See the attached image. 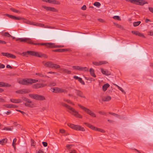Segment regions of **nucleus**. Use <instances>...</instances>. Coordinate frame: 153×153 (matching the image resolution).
Segmentation results:
<instances>
[{
  "mask_svg": "<svg viewBox=\"0 0 153 153\" xmlns=\"http://www.w3.org/2000/svg\"><path fill=\"white\" fill-rule=\"evenodd\" d=\"M60 104L62 106L68 109L67 110L68 111L76 117L80 118H82V116L79 114L77 111L70 105L62 102H60Z\"/></svg>",
  "mask_w": 153,
  "mask_h": 153,
  "instance_id": "1",
  "label": "nucleus"
},
{
  "mask_svg": "<svg viewBox=\"0 0 153 153\" xmlns=\"http://www.w3.org/2000/svg\"><path fill=\"white\" fill-rule=\"evenodd\" d=\"M22 54L24 55H30L40 57H44L47 58L48 57L46 55L44 54L32 51H27V52H23Z\"/></svg>",
  "mask_w": 153,
  "mask_h": 153,
  "instance_id": "2",
  "label": "nucleus"
},
{
  "mask_svg": "<svg viewBox=\"0 0 153 153\" xmlns=\"http://www.w3.org/2000/svg\"><path fill=\"white\" fill-rule=\"evenodd\" d=\"M37 82L38 80L35 79H24L19 81L18 82L20 84L27 85Z\"/></svg>",
  "mask_w": 153,
  "mask_h": 153,
  "instance_id": "3",
  "label": "nucleus"
},
{
  "mask_svg": "<svg viewBox=\"0 0 153 153\" xmlns=\"http://www.w3.org/2000/svg\"><path fill=\"white\" fill-rule=\"evenodd\" d=\"M16 41H19L21 42H25L27 43L32 44L33 45H44L45 44V43H34L32 42V41L30 39L28 38H18L16 39Z\"/></svg>",
  "mask_w": 153,
  "mask_h": 153,
  "instance_id": "4",
  "label": "nucleus"
},
{
  "mask_svg": "<svg viewBox=\"0 0 153 153\" xmlns=\"http://www.w3.org/2000/svg\"><path fill=\"white\" fill-rule=\"evenodd\" d=\"M68 125L71 128L76 130L82 131H85L84 128L80 125H75L70 123H68Z\"/></svg>",
  "mask_w": 153,
  "mask_h": 153,
  "instance_id": "5",
  "label": "nucleus"
},
{
  "mask_svg": "<svg viewBox=\"0 0 153 153\" xmlns=\"http://www.w3.org/2000/svg\"><path fill=\"white\" fill-rule=\"evenodd\" d=\"M78 106L83 110L85 112L87 113L88 114H89L90 116L93 117H95L96 115L95 114L91 111L89 109L82 106V105L78 104Z\"/></svg>",
  "mask_w": 153,
  "mask_h": 153,
  "instance_id": "6",
  "label": "nucleus"
},
{
  "mask_svg": "<svg viewBox=\"0 0 153 153\" xmlns=\"http://www.w3.org/2000/svg\"><path fill=\"white\" fill-rule=\"evenodd\" d=\"M29 96L30 97L37 100L42 101L45 99V98L43 96L37 94H30Z\"/></svg>",
  "mask_w": 153,
  "mask_h": 153,
  "instance_id": "7",
  "label": "nucleus"
},
{
  "mask_svg": "<svg viewBox=\"0 0 153 153\" xmlns=\"http://www.w3.org/2000/svg\"><path fill=\"white\" fill-rule=\"evenodd\" d=\"M51 91L56 93H68V91L67 90L58 87H54L51 88Z\"/></svg>",
  "mask_w": 153,
  "mask_h": 153,
  "instance_id": "8",
  "label": "nucleus"
},
{
  "mask_svg": "<svg viewBox=\"0 0 153 153\" xmlns=\"http://www.w3.org/2000/svg\"><path fill=\"white\" fill-rule=\"evenodd\" d=\"M42 7L46 10L47 11H50L53 12H58V10L53 7H47L45 5H42Z\"/></svg>",
  "mask_w": 153,
  "mask_h": 153,
  "instance_id": "9",
  "label": "nucleus"
},
{
  "mask_svg": "<svg viewBox=\"0 0 153 153\" xmlns=\"http://www.w3.org/2000/svg\"><path fill=\"white\" fill-rule=\"evenodd\" d=\"M42 64L45 66L53 68L54 63L52 62L43 61Z\"/></svg>",
  "mask_w": 153,
  "mask_h": 153,
  "instance_id": "10",
  "label": "nucleus"
},
{
  "mask_svg": "<svg viewBox=\"0 0 153 153\" xmlns=\"http://www.w3.org/2000/svg\"><path fill=\"white\" fill-rule=\"evenodd\" d=\"M45 44L44 45L47 46L49 47H52L53 48H62L64 46L62 45H55L54 44L52 43H45Z\"/></svg>",
  "mask_w": 153,
  "mask_h": 153,
  "instance_id": "11",
  "label": "nucleus"
},
{
  "mask_svg": "<svg viewBox=\"0 0 153 153\" xmlns=\"http://www.w3.org/2000/svg\"><path fill=\"white\" fill-rule=\"evenodd\" d=\"M45 86L44 84L36 83L33 85L32 88L34 89H38L39 88L43 87Z\"/></svg>",
  "mask_w": 153,
  "mask_h": 153,
  "instance_id": "12",
  "label": "nucleus"
},
{
  "mask_svg": "<svg viewBox=\"0 0 153 153\" xmlns=\"http://www.w3.org/2000/svg\"><path fill=\"white\" fill-rule=\"evenodd\" d=\"M76 93L77 95L82 98H85L82 92L81 91L77 89H75Z\"/></svg>",
  "mask_w": 153,
  "mask_h": 153,
  "instance_id": "13",
  "label": "nucleus"
},
{
  "mask_svg": "<svg viewBox=\"0 0 153 153\" xmlns=\"http://www.w3.org/2000/svg\"><path fill=\"white\" fill-rule=\"evenodd\" d=\"M29 92L28 90L27 89H23L16 91V93L18 94H26Z\"/></svg>",
  "mask_w": 153,
  "mask_h": 153,
  "instance_id": "14",
  "label": "nucleus"
},
{
  "mask_svg": "<svg viewBox=\"0 0 153 153\" xmlns=\"http://www.w3.org/2000/svg\"><path fill=\"white\" fill-rule=\"evenodd\" d=\"M101 71L103 74L106 76L110 75L111 74V73L108 70H104L102 68L101 69Z\"/></svg>",
  "mask_w": 153,
  "mask_h": 153,
  "instance_id": "15",
  "label": "nucleus"
},
{
  "mask_svg": "<svg viewBox=\"0 0 153 153\" xmlns=\"http://www.w3.org/2000/svg\"><path fill=\"white\" fill-rule=\"evenodd\" d=\"M11 85L7 83L2 82H0V87H10Z\"/></svg>",
  "mask_w": 153,
  "mask_h": 153,
  "instance_id": "16",
  "label": "nucleus"
},
{
  "mask_svg": "<svg viewBox=\"0 0 153 153\" xmlns=\"http://www.w3.org/2000/svg\"><path fill=\"white\" fill-rule=\"evenodd\" d=\"M10 101L11 102L14 103H19L22 102V100L19 99H10Z\"/></svg>",
  "mask_w": 153,
  "mask_h": 153,
  "instance_id": "17",
  "label": "nucleus"
},
{
  "mask_svg": "<svg viewBox=\"0 0 153 153\" xmlns=\"http://www.w3.org/2000/svg\"><path fill=\"white\" fill-rule=\"evenodd\" d=\"M48 3L57 5H59L60 4L59 1L56 0H48Z\"/></svg>",
  "mask_w": 153,
  "mask_h": 153,
  "instance_id": "18",
  "label": "nucleus"
},
{
  "mask_svg": "<svg viewBox=\"0 0 153 153\" xmlns=\"http://www.w3.org/2000/svg\"><path fill=\"white\" fill-rule=\"evenodd\" d=\"M84 124L92 129L96 131V128H97V127L93 126L90 124L86 123H84Z\"/></svg>",
  "mask_w": 153,
  "mask_h": 153,
  "instance_id": "19",
  "label": "nucleus"
},
{
  "mask_svg": "<svg viewBox=\"0 0 153 153\" xmlns=\"http://www.w3.org/2000/svg\"><path fill=\"white\" fill-rule=\"evenodd\" d=\"M61 70L64 73L67 74H70L71 73V71L66 69L64 68H61Z\"/></svg>",
  "mask_w": 153,
  "mask_h": 153,
  "instance_id": "20",
  "label": "nucleus"
},
{
  "mask_svg": "<svg viewBox=\"0 0 153 153\" xmlns=\"http://www.w3.org/2000/svg\"><path fill=\"white\" fill-rule=\"evenodd\" d=\"M24 105L25 106L30 107H32L33 105L32 104V102L30 100L27 102L25 103Z\"/></svg>",
  "mask_w": 153,
  "mask_h": 153,
  "instance_id": "21",
  "label": "nucleus"
},
{
  "mask_svg": "<svg viewBox=\"0 0 153 153\" xmlns=\"http://www.w3.org/2000/svg\"><path fill=\"white\" fill-rule=\"evenodd\" d=\"M67 51V49H56L55 50H53V51L55 52H64V51Z\"/></svg>",
  "mask_w": 153,
  "mask_h": 153,
  "instance_id": "22",
  "label": "nucleus"
},
{
  "mask_svg": "<svg viewBox=\"0 0 153 153\" xmlns=\"http://www.w3.org/2000/svg\"><path fill=\"white\" fill-rule=\"evenodd\" d=\"M148 3L147 1L144 0H139L137 4L140 5H143L145 4Z\"/></svg>",
  "mask_w": 153,
  "mask_h": 153,
  "instance_id": "23",
  "label": "nucleus"
},
{
  "mask_svg": "<svg viewBox=\"0 0 153 153\" xmlns=\"http://www.w3.org/2000/svg\"><path fill=\"white\" fill-rule=\"evenodd\" d=\"M131 33L134 34L137 36H138L140 37H144V36L141 33L138 31H132L131 32Z\"/></svg>",
  "mask_w": 153,
  "mask_h": 153,
  "instance_id": "24",
  "label": "nucleus"
},
{
  "mask_svg": "<svg viewBox=\"0 0 153 153\" xmlns=\"http://www.w3.org/2000/svg\"><path fill=\"white\" fill-rule=\"evenodd\" d=\"M111 99V97L110 96H107L102 98V100L103 101H108Z\"/></svg>",
  "mask_w": 153,
  "mask_h": 153,
  "instance_id": "25",
  "label": "nucleus"
},
{
  "mask_svg": "<svg viewBox=\"0 0 153 153\" xmlns=\"http://www.w3.org/2000/svg\"><path fill=\"white\" fill-rule=\"evenodd\" d=\"M89 71L90 72V74L91 76L94 77H96V75L94 73V69L92 68H91L90 69Z\"/></svg>",
  "mask_w": 153,
  "mask_h": 153,
  "instance_id": "26",
  "label": "nucleus"
},
{
  "mask_svg": "<svg viewBox=\"0 0 153 153\" xmlns=\"http://www.w3.org/2000/svg\"><path fill=\"white\" fill-rule=\"evenodd\" d=\"M5 106L8 108H16V107L15 105L10 104H6L5 105Z\"/></svg>",
  "mask_w": 153,
  "mask_h": 153,
  "instance_id": "27",
  "label": "nucleus"
},
{
  "mask_svg": "<svg viewBox=\"0 0 153 153\" xmlns=\"http://www.w3.org/2000/svg\"><path fill=\"white\" fill-rule=\"evenodd\" d=\"M110 86V85L108 83L104 84L102 87V90L103 91H106L107 88Z\"/></svg>",
  "mask_w": 153,
  "mask_h": 153,
  "instance_id": "28",
  "label": "nucleus"
},
{
  "mask_svg": "<svg viewBox=\"0 0 153 153\" xmlns=\"http://www.w3.org/2000/svg\"><path fill=\"white\" fill-rule=\"evenodd\" d=\"M73 69H75L79 71H82V67L79 66H73L72 67Z\"/></svg>",
  "mask_w": 153,
  "mask_h": 153,
  "instance_id": "29",
  "label": "nucleus"
},
{
  "mask_svg": "<svg viewBox=\"0 0 153 153\" xmlns=\"http://www.w3.org/2000/svg\"><path fill=\"white\" fill-rule=\"evenodd\" d=\"M7 140L6 138L2 139L0 141V144L2 145H4L7 143Z\"/></svg>",
  "mask_w": 153,
  "mask_h": 153,
  "instance_id": "30",
  "label": "nucleus"
},
{
  "mask_svg": "<svg viewBox=\"0 0 153 153\" xmlns=\"http://www.w3.org/2000/svg\"><path fill=\"white\" fill-rule=\"evenodd\" d=\"M63 100L64 101L67 102H68V103L69 104H71L73 105H74V103L73 102L71 101L70 100L67 99H66L65 98H64L63 99Z\"/></svg>",
  "mask_w": 153,
  "mask_h": 153,
  "instance_id": "31",
  "label": "nucleus"
},
{
  "mask_svg": "<svg viewBox=\"0 0 153 153\" xmlns=\"http://www.w3.org/2000/svg\"><path fill=\"white\" fill-rule=\"evenodd\" d=\"M36 74L41 77H47V78H49V76L41 73H36Z\"/></svg>",
  "mask_w": 153,
  "mask_h": 153,
  "instance_id": "32",
  "label": "nucleus"
},
{
  "mask_svg": "<svg viewBox=\"0 0 153 153\" xmlns=\"http://www.w3.org/2000/svg\"><path fill=\"white\" fill-rule=\"evenodd\" d=\"M4 15L6 16H7L9 17L12 19H14V17L15 16L10 15L9 14H4Z\"/></svg>",
  "mask_w": 153,
  "mask_h": 153,
  "instance_id": "33",
  "label": "nucleus"
},
{
  "mask_svg": "<svg viewBox=\"0 0 153 153\" xmlns=\"http://www.w3.org/2000/svg\"><path fill=\"white\" fill-rule=\"evenodd\" d=\"M4 15L6 16H7L9 17L12 19H14V17L15 16L10 15L9 14H4Z\"/></svg>",
  "mask_w": 153,
  "mask_h": 153,
  "instance_id": "34",
  "label": "nucleus"
},
{
  "mask_svg": "<svg viewBox=\"0 0 153 153\" xmlns=\"http://www.w3.org/2000/svg\"><path fill=\"white\" fill-rule=\"evenodd\" d=\"M17 139L16 138H14L13 141V142L12 143V146H13V147L14 148V149H16V141Z\"/></svg>",
  "mask_w": 153,
  "mask_h": 153,
  "instance_id": "35",
  "label": "nucleus"
},
{
  "mask_svg": "<svg viewBox=\"0 0 153 153\" xmlns=\"http://www.w3.org/2000/svg\"><path fill=\"white\" fill-rule=\"evenodd\" d=\"M141 23V22L140 21L134 22L133 23V25L134 27H136L140 25Z\"/></svg>",
  "mask_w": 153,
  "mask_h": 153,
  "instance_id": "36",
  "label": "nucleus"
},
{
  "mask_svg": "<svg viewBox=\"0 0 153 153\" xmlns=\"http://www.w3.org/2000/svg\"><path fill=\"white\" fill-rule=\"evenodd\" d=\"M114 85L116 86L119 89V90H120V91H121L122 92H123V93H124L125 94L126 93L125 91L123 90V89L117 85L114 84Z\"/></svg>",
  "mask_w": 153,
  "mask_h": 153,
  "instance_id": "37",
  "label": "nucleus"
},
{
  "mask_svg": "<svg viewBox=\"0 0 153 153\" xmlns=\"http://www.w3.org/2000/svg\"><path fill=\"white\" fill-rule=\"evenodd\" d=\"M1 54L3 56L9 58L10 53H8L2 52Z\"/></svg>",
  "mask_w": 153,
  "mask_h": 153,
  "instance_id": "38",
  "label": "nucleus"
},
{
  "mask_svg": "<svg viewBox=\"0 0 153 153\" xmlns=\"http://www.w3.org/2000/svg\"><path fill=\"white\" fill-rule=\"evenodd\" d=\"M3 36L8 37H10L11 35L7 32H4L3 35Z\"/></svg>",
  "mask_w": 153,
  "mask_h": 153,
  "instance_id": "39",
  "label": "nucleus"
},
{
  "mask_svg": "<svg viewBox=\"0 0 153 153\" xmlns=\"http://www.w3.org/2000/svg\"><path fill=\"white\" fill-rule=\"evenodd\" d=\"M53 66V68H55V69H58V68H60V66L59 65L56 64L54 63V65Z\"/></svg>",
  "mask_w": 153,
  "mask_h": 153,
  "instance_id": "40",
  "label": "nucleus"
},
{
  "mask_svg": "<svg viewBox=\"0 0 153 153\" xmlns=\"http://www.w3.org/2000/svg\"><path fill=\"white\" fill-rule=\"evenodd\" d=\"M37 23L34 22H31L29 21L28 23V24L36 26Z\"/></svg>",
  "mask_w": 153,
  "mask_h": 153,
  "instance_id": "41",
  "label": "nucleus"
},
{
  "mask_svg": "<svg viewBox=\"0 0 153 153\" xmlns=\"http://www.w3.org/2000/svg\"><path fill=\"white\" fill-rule=\"evenodd\" d=\"M96 131H99L100 132H102V133H104L105 132L104 130L102 129H101V128H96Z\"/></svg>",
  "mask_w": 153,
  "mask_h": 153,
  "instance_id": "42",
  "label": "nucleus"
},
{
  "mask_svg": "<svg viewBox=\"0 0 153 153\" xmlns=\"http://www.w3.org/2000/svg\"><path fill=\"white\" fill-rule=\"evenodd\" d=\"M94 5L95 6L99 7L101 5V4L99 2H96L94 3Z\"/></svg>",
  "mask_w": 153,
  "mask_h": 153,
  "instance_id": "43",
  "label": "nucleus"
},
{
  "mask_svg": "<svg viewBox=\"0 0 153 153\" xmlns=\"http://www.w3.org/2000/svg\"><path fill=\"white\" fill-rule=\"evenodd\" d=\"M113 18L114 19H116V20H121L120 17L119 16H114L113 17Z\"/></svg>",
  "mask_w": 153,
  "mask_h": 153,
  "instance_id": "44",
  "label": "nucleus"
},
{
  "mask_svg": "<svg viewBox=\"0 0 153 153\" xmlns=\"http://www.w3.org/2000/svg\"><path fill=\"white\" fill-rule=\"evenodd\" d=\"M31 146H35V143L34 140L32 139H31Z\"/></svg>",
  "mask_w": 153,
  "mask_h": 153,
  "instance_id": "45",
  "label": "nucleus"
},
{
  "mask_svg": "<svg viewBox=\"0 0 153 153\" xmlns=\"http://www.w3.org/2000/svg\"><path fill=\"white\" fill-rule=\"evenodd\" d=\"M22 20L24 22L28 24V23L29 22V20H27L26 19L24 18H23V19H22Z\"/></svg>",
  "mask_w": 153,
  "mask_h": 153,
  "instance_id": "46",
  "label": "nucleus"
},
{
  "mask_svg": "<svg viewBox=\"0 0 153 153\" xmlns=\"http://www.w3.org/2000/svg\"><path fill=\"white\" fill-rule=\"evenodd\" d=\"M82 71H89V68H88L86 67H82Z\"/></svg>",
  "mask_w": 153,
  "mask_h": 153,
  "instance_id": "47",
  "label": "nucleus"
},
{
  "mask_svg": "<svg viewBox=\"0 0 153 153\" xmlns=\"http://www.w3.org/2000/svg\"><path fill=\"white\" fill-rule=\"evenodd\" d=\"M10 10H11L13 12H16V13H19V10H17L16 9H14V8H10Z\"/></svg>",
  "mask_w": 153,
  "mask_h": 153,
  "instance_id": "48",
  "label": "nucleus"
},
{
  "mask_svg": "<svg viewBox=\"0 0 153 153\" xmlns=\"http://www.w3.org/2000/svg\"><path fill=\"white\" fill-rule=\"evenodd\" d=\"M78 81L82 84L83 85H84L85 84V83L83 81V80H82V78H80L78 80Z\"/></svg>",
  "mask_w": 153,
  "mask_h": 153,
  "instance_id": "49",
  "label": "nucleus"
},
{
  "mask_svg": "<svg viewBox=\"0 0 153 153\" xmlns=\"http://www.w3.org/2000/svg\"><path fill=\"white\" fill-rule=\"evenodd\" d=\"M45 25L43 24H41V23H37V25L36 26H38L40 27H44Z\"/></svg>",
  "mask_w": 153,
  "mask_h": 153,
  "instance_id": "50",
  "label": "nucleus"
},
{
  "mask_svg": "<svg viewBox=\"0 0 153 153\" xmlns=\"http://www.w3.org/2000/svg\"><path fill=\"white\" fill-rule=\"evenodd\" d=\"M16 57V56L15 55H14L13 54L10 53L9 55V58H10L14 59V58H15Z\"/></svg>",
  "mask_w": 153,
  "mask_h": 153,
  "instance_id": "51",
  "label": "nucleus"
},
{
  "mask_svg": "<svg viewBox=\"0 0 153 153\" xmlns=\"http://www.w3.org/2000/svg\"><path fill=\"white\" fill-rule=\"evenodd\" d=\"M99 62L100 65H101L102 64H105L107 63L105 61H100Z\"/></svg>",
  "mask_w": 153,
  "mask_h": 153,
  "instance_id": "52",
  "label": "nucleus"
},
{
  "mask_svg": "<svg viewBox=\"0 0 153 153\" xmlns=\"http://www.w3.org/2000/svg\"><path fill=\"white\" fill-rule=\"evenodd\" d=\"M22 19L23 17H18L15 16L14 19L18 20H22Z\"/></svg>",
  "mask_w": 153,
  "mask_h": 153,
  "instance_id": "53",
  "label": "nucleus"
},
{
  "mask_svg": "<svg viewBox=\"0 0 153 153\" xmlns=\"http://www.w3.org/2000/svg\"><path fill=\"white\" fill-rule=\"evenodd\" d=\"M139 0H132V3L137 4Z\"/></svg>",
  "mask_w": 153,
  "mask_h": 153,
  "instance_id": "54",
  "label": "nucleus"
},
{
  "mask_svg": "<svg viewBox=\"0 0 153 153\" xmlns=\"http://www.w3.org/2000/svg\"><path fill=\"white\" fill-rule=\"evenodd\" d=\"M98 113L101 114L102 115H106L107 114L106 113L104 112H102L101 111H99L98 112Z\"/></svg>",
  "mask_w": 153,
  "mask_h": 153,
  "instance_id": "55",
  "label": "nucleus"
},
{
  "mask_svg": "<svg viewBox=\"0 0 153 153\" xmlns=\"http://www.w3.org/2000/svg\"><path fill=\"white\" fill-rule=\"evenodd\" d=\"M22 100L23 101L26 102H27L28 101H29L30 100L28 99L26 97H23L22 98Z\"/></svg>",
  "mask_w": 153,
  "mask_h": 153,
  "instance_id": "56",
  "label": "nucleus"
},
{
  "mask_svg": "<svg viewBox=\"0 0 153 153\" xmlns=\"http://www.w3.org/2000/svg\"><path fill=\"white\" fill-rule=\"evenodd\" d=\"M82 10H85L86 9V6L85 5H83L81 8Z\"/></svg>",
  "mask_w": 153,
  "mask_h": 153,
  "instance_id": "57",
  "label": "nucleus"
},
{
  "mask_svg": "<svg viewBox=\"0 0 153 153\" xmlns=\"http://www.w3.org/2000/svg\"><path fill=\"white\" fill-rule=\"evenodd\" d=\"M113 115L115 117H116L118 118H120V116L119 115L117 114H116L114 113V114H113Z\"/></svg>",
  "mask_w": 153,
  "mask_h": 153,
  "instance_id": "58",
  "label": "nucleus"
},
{
  "mask_svg": "<svg viewBox=\"0 0 153 153\" xmlns=\"http://www.w3.org/2000/svg\"><path fill=\"white\" fill-rule=\"evenodd\" d=\"M149 10L150 12L153 13V7H149Z\"/></svg>",
  "mask_w": 153,
  "mask_h": 153,
  "instance_id": "59",
  "label": "nucleus"
},
{
  "mask_svg": "<svg viewBox=\"0 0 153 153\" xmlns=\"http://www.w3.org/2000/svg\"><path fill=\"white\" fill-rule=\"evenodd\" d=\"M42 143L44 147H46L48 145V143L45 142H43Z\"/></svg>",
  "mask_w": 153,
  "mask_h": 153,
  "instance_id": "60",
  "label": "nucleus"
},
{
  "mask_svg": "<svg viewBox=\"0 0 153 153\" xmlns=\"http://www.w3.org/2000/svg\"><path fill=\"white\" fill-rule=\"evenodd\" d=\"M72 146V145L67 144L66 146L67 149H69L71 148V146Z\"/></svg>",
  "mask_w": 153,
  "mask_h": 153,
  "instance_id": "61",
  "label": "nucleus"
},
{
  "mask_svg": "<svg viewBox=\"0 0 153 153\" xmlns=\"http://www.w3.org/2000/svg\"><path fill=\"white\" fill-rule=\"evenodd\" d=\"M93 64L94 65H99V62H93Z\"/></svg>",
  "mask_w": 153,
  "mask_h": 153,
  "instance_id": "62",
  "label": "nucleus"
},
{
  "mask_svg": "<svg viewBox=\"0 0 153 153\" xmlns=\"http://www.w3.org/2000/svg\"><path fill=\"white\" fill-rule=\"evenodd\" d=\"M73 78L74 79H75L78 80L79 79L80 77H79L77 76H73Z\"/></svg>",
  "mask_w": 153,
  "mask_h": 153,
  "instance_id": "63",
  "label": "nucleus"
},
{
  "mask_svg": "<svg viewBox=\"0 0 153 153\" xmlns=\"http://www.w3.org/2000/svg\"><path fill=\"white\" fill-rule=\"evenodd\" d=\"M148 34L150 36H153V31H151L148 33Z\"/></svg>",
  "mask_w": 153,
  "mask_h": 153,
  "instance_id": "64",
  "label": "nucleus"
}]
</instances>
